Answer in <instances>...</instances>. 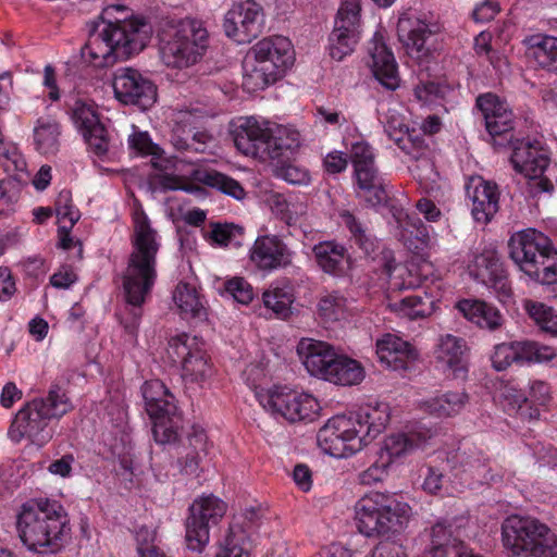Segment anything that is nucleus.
Wrapping results in <instances>:
<instances>
[{"instance_id":"nucleus-1","label":"nucleus","mask_w":557,"mask_h":557,"mask_svg":"<svg viewBox=\"0 0 557 557\" xmlns=\"http://www.w3.org/2000/svg\"><path fill=\"white\" fill-rule=\"evenodd\" d=\"M132 248L122 276L124 297L129 308L120 322L124 329L125 341L135 346L143 315L141 306L156 283L157 255L160 249L158 233L144 213L135 216Z\"/></svg>"},{"instance_id":"nucleus-2","label":"nucleus","mask_w":557,"mask_h":557,"mask_svg":"<svg viewBox=\"0 0 557 557\" xmlns=\"http://www.w3.org/2000/svg\"><path fill=\"white\" fill-rule=\"evenodd\" d=\"M152 35L151 25L143 17L108 21L101 32H94L82 48V57L96 67H103L116 59H128L139 53Z\"/></svg>"},{"instance_id":"nucleus-3","label":"nucleus","mask_w":557,"mask_h":557,"mask_svg":"<svg viewBox=\"0 0 557 557\" xmlns=\"http://www.w3.org/2000/svg\"><path fill=\"white\" fill-rule=\"evenodd\" d=\"M63 506L53 499L26 502L17 515L16 528L24 545L33 552L54 553L61 548L70 531Z\"/></svg>"},{"instance_id":"nucleus-4","label":"nucleus","mask_w":557,"mask_h":557,"mask_svg":"<svg viewBox=\"0 0 557 557\" xmlns=\"http://www.w3.org/2000/svg\"><path fill=\"white\" fill-rule=\"evenodd\" d=\"M72 408L65 392L58 385L51 386L46 398H35L17 411L9 429V437L15 443L26 438L42 446L52 438L49 421L61 418Z\"/></svg>"},{"instance_id":"nucleus-5","label":"nucleus","mask_w":557,"mask_h":557,"mask_svg":"<svg viewBox=\"0 0 557 557\" xmlns=\"http://www.w3.org/2000/svg\"><path fill=\"white\" fill-rule=\"evenodd\" d=\"M160 55L173 69H187L199 62L209 47V33L196 20L168 24L159 34Z\"/></svg>"},{"instance_id":"nucleus-6","label":"nucleus","mask_w":557,"mask_h":557,"mask_svg":"<svg viewBox=\"0 0 557 557\" xmlns=\"http://www.w3.org/2000/svg\"><path fill=\"white\" fill-rule=\"evenodd\" d=\"M410 512L408 504L379 492L364 495L355 505L358 531L368 537L397 532L408 522Z\"/></svg>"},{"instance_id":"nucleus-7","label":"nucleus","mask_w":557,"mask_h":557,"mask_svg":"<svg viewBox=\"0 0 557 557\" xmlns=\"http://www.w3.org/2000/svg\"><path fill=\"white\" fill-rule=\"evenodd\" d=\"M504 545L515 557H557V536L532 517L510 516L502 527Z\"/></svg>"},{"instance_id":"nucleus-8","label":"nucleus","mask_w":557,"mask_h":557,"mask_svg":"<svg viewBox=\"0 0 557 557\" xmlns=\"http://www.w3.org/2000/svg\"><path fill=\"white\" fill-rule=\"evenodd\" d=\"M250 54L253 63L244 77V84L252 90L264 89L274 84L294 60L292 44L283 36L261 39L251 48Z\"/></svg>"},{"instance_id":"nucleus-9","label":"nucleus","mask_w":557,"mask_h":557,"mask_svg":"<svg viewBox=\"0 0 557 557\" xmlns=\"http://www.w3.org/2000/svg\"><path fill=\"white\" fill-rule=\"evenodd\" d=\"M168 356L173 362H181L182 377L186 384L202 387L213 375V367L205 349V343L186 333L170 338Z\"/></svg>"},{"instance_id":"nucleus-10","label":"nucleus","mask_w":557,"mask_h":557,"mask_svg":"<svg viewBox=\"0 0 557 557\" xmlns=\"http://www.w3.org/2000/svg\"><path fill=\"white\" fill-rule=\"evenodd\" d=\"M226 510L227 505L212 494L199 496L191 503L185 522V540L190 550L201 552L207 546L210 529L220 522Z\"/></svg>"},{"instance_id":"nucleus-11","label":"nucleus","mask_w":557,"mask_h":557,"mask_svg":"<svg viewBox=\"0 0 557 557\" xmlns=\"http://www.w3.org/2000/svg\"><path fill=\"white\" fill-rule=\"evenodd\" d=\"M357 423L345 414L329 419L318 432L319 447L335 458H347L359 453L368 445Z\"/></svg>"},{"instance_id":"nucleus-12","label":"nucleus","mask_w":557,"mask_h":557,"mask_svg":"<svg viewBox=\"0 0 557 557\" xmlns=\"http://www.w3.org/2000/svg\"><path fill=\"white\" fill-rule=\"evenodd\" d=\"M508 144L512 148L510 162L516 172L530 181L531 193L536 195L553 190V183L543 176L549 159L540 144L524 139L513 141L512 135H509Z\"/></svg>"},{"instance_id":"nucleus-13","label":"nucleus","mask_w":557,"mask_h":557,"mask_svg":"<svg viewBox=\"0 0 557 557\" xmlns=\"http://www.w3.org/2000/svg\"><path fill=\"white\" fill-rule=\"evenodd\" d=\"M361 0H343L337 11L334 29L329 37V53L342 61L350 54L359 40Z\"/></svg>"},{"instance_id":"nucleus-14","label":"nucleus","mask_w":557,"mask_h":557,"mask_svg":"<svg viewBox=\"0 0 557 557\" xmlns=\"http://www.w3.org/2000/svg\"><path fill=\"white\" fill-rule=\"evenodd\" d=\"M72 120L83 135L88 149L95 156L102 158L110 149V134L100 116L96 104L92 101L75 99L70 107Z\"/></svg>"},{"instance_id":"nucleus-15","label":"nucleus","mask_w":557,"mask_h":557,"mask_svg":"<svg viewBox=\"0 0 557 557\" xmlns=\"http://www.w3.org/2000/svg\"><path fill=\"white\" fill-rule=\"evenodd\" d=\"M112 87L121 103L137 106L141 110L150 108L157 100L154 84L132 67L117 69L113 75Z\"/></svg>"},{"instance_id":"nucleus-16","label":"nucleus","mask_w":557,"mask_h":557,"mask_svg":"<svg viewBox=\"0 0 557 557\" xmlns=\"http://www.w3.org/2000/svg\"><path fill=\"white\" fill-rule=\"evenodd\" d=\"M263 22L261 5L255 0H243L226 13L223 27L227 37L242 45L259 36Z\"/></svg>"},{"instance_id":"nucleus-17","label":"nucleus","mask_w":557,"mask_h":557,"mask_svg":"<svg viewBox=\"0 0 557 557\" xmlns=\"http://www.w3.org/2000/svg\"><path fill=\"white\" fill-rule=\"evenodd\" d=\"M509 257L524 274L553 248L552 240L535 228H525L511 235L508 242Z\"/></svg>"},{"instance_id":"nucleus-18","label":"nucleus","mask_w":557,"mask_h":557,"mask_svg":"<svg viewBox=\"0 0 557 557\" xmlns=\"http://www.w3.org/2000/svg\"><path fill=\"white\" fill-rule=\"evenodd\" d=\"M235 147L245 156L268 159L271 147V127L269 122L240 117L232 131Z\"/></svg>"},{"instance_id":"nucleus-19","label":"nucleus","mask_w":557,"mask_h":557,"mask_svg":"<svg viewBox=\"0 0 557 557\" xmlns=\"http://www.w3.org/2000/svg\"><path fill=\"white\" fill-rule=\"evenodd\" d=\"M470 275L478 282L491 288L500 301L511 296V287L506 271L494 250H484L475 255L469 263Z\"/></svg>"},{"instance_id":"nucleus-20","label":"nucleus","mask_w":557,"mask_h":557,"mask_svg":"<svg viewBox=\"0 0 557 557\" xmlns=\"http://www.w3.org/2000/svg\"><path fill=\"white\" fill-rule=\"evenodd\" d=\"M249 259L258 270L270 272L292 265L294 252L278 236L261 235L252 244Z\"/></svg>"},{"instance_id":"nucleus-21","label":"nucleus","mask_w":557,"mask_h":557,"mask_svg":"<svg viewBox=\"0 0 557 557\" xmlns=\"http://www.w3.org/2000/svg\"><path fill=\"white\" fill-rule=\"evenodd\" d=\"M476 108L481 112L494 145L504 146L497 137L508 136L513 129V114L508 104L498 96L487 92L476 98Z\"/></svg>"},{"instance_id":"nucleus-22","label":"nucleus","mask_w":557,"mask_h":557,"mask_svg":"<svg viewBox=\"0 0 557 557\" xmlns=\"http://www.w3.org/2000/svg\"><path fill=\"white\" fill-rule=\"evenodd\" d=\"M466 193L472 202L471 213L476 222L488 223L499 209L497 185L481 176H472L466 185Z\"/></svg>"},{"instance_id":"nucleus-23","label":"nucleus","mask_w":557,"mask_h":557,"mask_svg":"<svg viewBox=\"0 0 557 557\" xmlns=\"http://www.w3.org/2000/svg\"><path fill=\"white\" fill-rule=\"evenodd\" d=\"M469 553L460 539V528L454 524L453 519L443 518L430 529V544L425 549L429 557H448Z\"/></svg>"},{"instance_id":"nucleus-24","label":"nucleus","mask_w":557,"mask_h":557,"mask_svg":"<svg viewBox=\"0 0 557 557\" xmlns=\"http://www.w3.org/2000/svg\"><path fill=\"white\" fill-rule=\"evenodd\" d=\"M457 462L456 474L461 476L466 485L492 484L503 479L502 471L494 469L481 451L458 454Z\"/></svg>"},{"instance_id":"nucleus-25","label":"nucleus","mask_w":557,"mask_h":557,"mask_svg":"<svg viewBox=\"0 0 557 557\" xmlns=\"http://www.w3.org/2000/svg\"><path fill=\"white\" fill-rule=\"evenodd\" d=\"M376 355L382 364L395 371L410 370L418 357L408 342L393 334L377 339Z\"/></svg>"},{"instance_id":"nucleus-26","label":"nucleus","mask_w":557,"mask_h":557,"mask_svg":"<svg viewBox=\"0 0 557 557\" xmlns=\"http://www.w3.org/2000/svg\"><path fill=\"white\" fill-rule=\"evenodd\" d=\"M297 354L311 375L323 379L329 370V364L336 360L337 352L326 342L301 338L297 345Z\"/></svg>"},{"instance_id":"nucleus-27","label":"nucleus","mask_w":557,"mask_h":557,"mask_svg":"<svg viewBox=\"0 0 557 557\" xmlns=\"http://www.w3.org/2000/svg\"><path fill=\"white\" fill-rule=\"evenodd\" d=\"M369 54L372 60L373 75L382 86L389 90L398 88L399 76L394 54L379 34H375L369 44Z\"/></svg>"},{"instance_id":"nucleus-28","label":"nucleus","mask_w":557,"mask_h":557,"mask_svg":"<svg viewBox=\"0 0 557 557\" xmlns=\"http://www.w3.org/2000/svg\"><path fill=\"white\" fill-rule=\"evenodd\" d=\"M349 418L358 422L356 426L360 430L367 445H369L385 430L391 419V409L386 403L374 401L349 414Z\"/></svg>"},{"instance_id":"nucleus-29","label":"nucleus","mask_w":557,"mask_h":557,"mask_svg":"<svg viewBox=\"0 0 557 557\" xmlns=\"http://www.w3.org/2000/svg\"><path fill=\"white\" fill-rule=\"evenodd\" d=\"M467 345L465 339L446 334L440 337L436 348V359L454 377L463 379L467 374Z\"/></svg>"},{"instance_id":"nucleus-30","label":"nucleus","mask_w":557,"mask_h":557,"mask_svg":"<svg viewBox=\"0 0 557 557\" xmlns=\"http://www.w3.org/2000/svg\"><path fill=\"white\" fill-rule=\"evenodd\" d=\"M425 444L426 437L420 433H394L383 440L379 454L384 461L393 465L423 448Z\"/></svg>"},{"instance_id":"nucleus-31","label":"nucleus","mask_w":557,"mask_h":557,"mask_svg":"<svg viewBox=\"0 0 557 557\" xmlns=\"http://www.w3.org/2000/svg\"><path fill=\"white\" fill-rule=\"evenodd\" d=\"M455 308L465 319L481 329L496 331L503 326L504 317L500 311L483 300L461 299L456 304Z\"/></svg>"},{"instance_id":"nucleus-32","label":"nucleus","mask_w":557,"mask_h":557,"mask_svg":"<svg viewBox=\"0 0 557 557\" xmlns=\"http://www.w3.org/2000/svg\"><path fill=\"white\" fill-rule=\"evenodd\" d=\"M469 403V395L465 391H449L419 403L424 412L440 418L459 414Z\"/></svg>"},{"instance_id":"nucleus-33","label":"nucleus","mask_w":557,"mask_h":557,"mask_svg":"<svg viewBox=\"0 0 557 557\" xmlns=\"http://www.w3.org/2000/svg\"><path fill=\"white\" fill-rule=\"evenodd\" d=\"M355 177L360 195L372 207L386 203L388 195L374 164L355 168Z\"/></svg>"},{"instance_id":"nucleus-34","label":"nucleus","mask_w":557,"mask_h":557,"mask_svg":"<svg viewBox=\"0 0 557 557\" xmlns=\"http://www.w3.org/2000/svg\"><path fill=\"white\" fill-rule=\"evenodd\" d=\"M172 299L184 319L202 320L207 310L195 286L186 282H180L172 294Z\"/></svg>"},{"instance_id":"nucleus-35","label":"nucleus","mask_w":557,"mask_h":557,"mask_svg":"<svg viewBox=\"0 0 557 557\" xmlns=\"http://www.w3.org/2000/svg\"><path fill=\"white\" fill-rule=\"evenodd\" d=\"M313 253L319 267L326 273L344 275L348 264L346 249L334 242L319 243L313 247Z\"/></svg>"},{"instance_id":"nucleus-36","label":"nucleus","mask_w":557,"mask_h":557,"mask_svg":"<svg viewBox=\"0 0 557 557\" xmlns=\"http://www.w3.org/2000/svg\"><path fill=\"white\" fill-rule=\"evenodd\" d=\"M433 34L430 26L420 20L410 21L409 18H400L398 22V35L405 42L411 53L416 52L420 58L429 51L425 48L426 40Z\"/></svg>"},{"instance_id":"nucleus-37","label":"nucleus","mask_w":557,"mask_h":557,"mask_svg":"<svg viewBox=\"0 0 557 557\" xmlns=\"http://www.w3.org/2000/svg\"><path fill=\"white\" fill-rule=\"evenodd\" d=\"M363 379L362 367L354 359L336 354V360L329 364L323 380L337 385L350 386L359 384Z\"/></svg>"},{"instance_id":"nucleus-38","label":"nucleus","mask_w":557,"mask_h":557,"mask_svg":"<svg viewBox=\"0 0 557 557\" xmlns=\"http://www.w3.org/2000/svg\"><path fill=\"white\" fill-rule=\"evenodd\" d=\"M260 405L275 418L290 416L288 403L294 401L295 391L287 387L275 386L257 394Z\"/></svg>"},{"instance_id":"nucleus-39","label":"nucleus","mask_w":557,"mask_h":557,"mask_svg":"<svg viewBox=\"0 0 557 557\" xmlns=\"http://www.w3.org/2000/svg\"><path fill=\"white\" fill-rule=\"evenodd\" d=\"M529 53L543 70H557V37L536 35L530 39Z\"/></svg>"},{"instance_id":"nucleus-40","label":"nucleus","mask_w":557,"mask_h":557,"mask_svg":"<svg viewBox=\"0 0 557 557\" xmlns=\"http://www.w3.org/2000/svg\"><path fill=\"white\" fill-rule=\"evenodd\" d=\"M384 129L387 136L408 153H412L409 150L408 144L417 148L423 147V139L412 137L404 117L395 110H388L385 114Z\"/></svg>"},{"instance_id":"nucleus-41","label":"nucleus","mask_w":557,"mask_h":557,"mask_svg":"<svg viewBox=\"0 0 557 557\" xmlns=\"http://www.w3.org/2000/svg\"><path fill=\"white\" fill-rule=\"evenodd\" d=\"M195 180L237 200L246 196L245 189L236 180L214 170L196 171Z\"/></svg>"},{"instance_id":"nucleus-42","label":"nucleus","mask_w":557,"mask_h":557,"mask_svg":"<svg viewBox=\"0 0 557 557\" xmlns=\"http://www.w3.org/2000/svg\"><path fill=\"white\" fill-rule=\"evenodd\" d=\"M60 126L51 117H40L34 128L36 148L44 154L57 152L59 148Z\"/></svg>"},{"instance_id":"nucleus-43","label":"nucleus","mask_w":557,"mask_h":557,"mask_svg":"<svg viewBox=\"0 0 557 557\" xmlns=\"http://www.w3.org/2000/svg\"><path fill=\"white\" fill-rule=\"evenodd\" d=\"M189 451L178 459L181 471L186 474H195L199 462L207 455V436L202 431H195L187 438Z\"/></svg>"},{"instance_id":"nucleus-44","label":"nucleus","mask_w":557,"mask_h":557,"mask_svg":"<svg viewBox=\"0 0 557 557\" xmlns=\"http://www.w3.org/2000/svg\"><path fill=\"white\" fill-rule=\"evenodd\" d=\"M248 533L242 524L234 522L225 539V544L216 553L215 557H249Z\"/></svg>"},{"instance_id":"nucleus-45","label":"nucleus","mask_w":557,"mask_h":557,"mask_svg":"<svg viewBox=\"0 0 557 557\" xmlns=\"http://www.w3.org/2000/svg\"><path fill=\"white\" fill-rule=\"evenodd\" d=\"M290 416H285V420L289 422L312 421L319 414L321 409L318 400L309 394L298 393L295 391L294 401L288 403Z\"/></svg>"},{"instance_id":"nucleus-46","label":"nucleus","mask_w":557,"mask_h":557,"mask_svg":"<svg viewBox=\"0 0 557 557\" xmlns=\"http://www.w3.org/2000/svg\"><path fill=\"white\" fill-rule=\"evenodd\" d=\"M524 309L541 330L557 335V312L552 307L543 302L525 300Z\"/></svg>"},{"instance_id":"nucleus-47","label":"nucleus","mask_w":557,"mask_h":557,"mask_svg":"<svg viewBox=\"0 0 557 557\" xmlns=\"http://www.w3.org/2000/svg\"><path fill=\"white\" fill-rule=\"evenodd\" d=\"M262 300L264 307L277 318L286 319L290 314L294 297L288 288L273 287L263 293Z\"/></svg>"},{"instance_id":"nucleus-48","label":"nucleus","mask_w":557,"mask_h":557,"mask_svg":"<svg viewBox=\"0 0 557 557\" xmlns=\"http://www.w3.org/2000/svg\"><path fill=\"white\" fill-rule=\"evenodd\" d=\"M344 223L348 227L354 243L366 253L371 255L377 248V242L355 215L346 211L342 214Z\"/></svg>"},{"instance_id":"nucleus-49","label":"nucleus","mask_w":557,"mask_h":557,"mask_svg":"<svg viewBox=\"0 0 557 557\" xmlns=\"http://www.w3.org/2000/svg\"><path fill=\"white\" fill-rule=\"evenodd\" d=\"M133 128L134 132L128 136L129 148L141 156H151L152 165L162 170V149L152 143L147 132L137 131L134 126Z\"/></svg>"},{"instance_id":"nucleus-50","label":"nucleus","mask_w":557,"mask_h":557,"mask_svg":"<svg viewBox=\"0 0 557 557\" xmlns=\"http://www.w3.org/2000/svg\"><path fill=\"white\" fill-rule=\"evenodd\" d=\"M527 275L542 285L557 284V250L553 247Z\"/></svg>"},{"instance_id":"nucleus-51","label":"nucleus","mask_w":557,"mask_h":557,"mask_svg":"<svg viewBox=\"0 0 557 557\" xmlns=\"http://www.w3.org/2000/svg\"><path fill=\"white\" fill-rule=\"evenodd\" d=\"M432 300L429 297L418 295L407 296L399 302H395V310L410 320L425 318L432 312Z\"/></svg>"},{"instance_id":"nucleus-52","label":"nucleus","mask_w":557,"mask_h":557,"mask_svg":"<svg viewBox=\"0 0 557 557\" xmlns=\"http://www.w3.org/2000/svg\"><path fill=\"white\" fill-rule=\"evenodd\" d=\"M517 355V364L524 362H542L555 357L550 347L539 346L534 342H512Z\"/></svg>"},{"instance_id":"nucleus-53","label":"nucleus","mask_w":557,"mask_h":557,"mask_svg":"<svg viewBox=\"0 0 557 557\" xmlns=\"http://www.w3.org/2000/svg\"><path fill=\"white\" fill-rule=\"evenodd\" d=\"M210 238L219 246L240 247L244 240V228L233 223H214L211 225Z\"/></svg>"},{"instance_id":"nucleus-54","label":"nucleus","mask_w":557,"mask_h":557,"mask_svg":"<svg viewBox=\"0 0 557 557\" xmlns=\"http://www.w3.org/2000/svg\"><path fill=\"white\" fill-rule=\"evenodd\" d=\"M347 299L338 292L327 293L318 304L319 315L325 321H337L345 314Z\"/></svg>"},{"instance_id":"nucleus-55","label":"nucleus","mask_w":557,"mask_h":557,"mask_svg":"<svg viewBox=\"0 0 557 557\" xmlns=\"http://www.w3.org/2000/svg\"><path fill=\"white\" fill-rule=\"evenodd\" d=\"M271 147L268 159H277L285 150H294L299 146V134L287 128H277L274 133L271 128Z\"/></svg>"},{"instance_id":"nucleus-56","label":"nucleus","mask_w":557,"mask_h":557,"mask_svg":"<svg viewBox=\"0 0 557 557\" xmlns=\"http://www.w3.org/2000/svg\"><path fill=\"white\" fill-rule=\"evenodd\" d=\"M182 419L176 416L175 419H158L153 420L152 434L154 441L159 444H170L177 440L178 429Z\"/></svg>"},{"instance_id":"nucleus-57","label":"nucleus","mask_w":557,"mask_h":557,"mask_svg":"<svg viewBox=\"0 0 557 557\" xmlns=\"http://www.w3.org/2000/svg\"><path fill=\"white\" fill-rule=\"evenodd\" d=\"M0 161L5 172L26 171V161L13 144H7L0 139Z\"/></svg>"},{"instance_id":"nucleus-58","label":"nucleus","mask_w":557,"mask_h":557,"mask_svg":"<svg viewBox=\"0 0 557 557\" xmlns=\"http://www.w3.org/2000/svg\"><path fill=\"white\" fill-rule=\"evenodd\" d=\"M146 410L152 420L158 419H175L180 416L175 404V397L171 394L163 399L148 403Z\"/></svg>"},{"instance_id":"nucleus-59","label":"nucleus","mask_w":557,"mask_h":557,"mask_svg":"<svg viewBox=\"0 0 557 557\" xmlns=\"http://www.w3.org/2000/svg\"><path fill=\"white\" fill-rule=\"evenodd\" d=\"M492 366L496 371H504L517 363V355L513 343H502L495 346L491 356Z\"/></svg>"},{"instance_id":"nucleus-60","label":"nucleus","mask_w":557,"mask_h":557,"mask_svg":"<svg viewBox=\"0 0 557 557\" xmlns=\"http://www.w3.org/2000/svg\"><path fill=\"white\" fill-rule=\"evenodd\" d=\"M275 175L292 185H308L311 181L308 170L295 164L277 165Z\"/></svg>"},{"instance_id":"nucleus-61","label":"nucleus","mask_w":557,"mask_h":557,"mask_svg":"<svg viewBox=\"0 0 557 557\" xmlns=\"http://www.w3.org/2000/svg\"><path fill=\"white\" fill-rule=\"evenodd\" d=\"M55 212L60 220H67L72 227L81 218L79 211L72 203L70 190H62L55 200Z\"/></svg>"},{"instance_id":"nucleus-62","label":"nucleus","mask_w":557,"mask_h":557,"mask_svg":"<svg viewBox=\"0 0 557 557\" xmlns=\"http://www.w3.org/2000/svg\"><path fill=\"white\" fill-rule=\"evenodd\" d=\"M377 455V460L359 474V481L361 484L372 485L383 481L387 475V470L391 465L384 461L383 457L379 453Z\"/></svg>"},{"instance_id":"nucleus-63","label":"nucleus","mask_w":557,"mask_h":557,"mask_svg":"<svg viewBox=\"0 0 557 557\" xmlns=\"http://www.w3.org/2000/svg\"><path fill=\"white\" fill-rule=\"evenodd\" d=\"M226 290L240 304H249L253 298L250 284L243 277H234L226 283Z\"/></svg>"},{"instance_id":"nucleus-64","label":"nucleus","mask_w":557,"mask_h":557,"mask_svg":"<svg viewBox=\"0 0 557 557\" xmlns=\"http://www.w3.org/2000/svg\"><path fill=\"white\" fill-rule=\"evenodd\" d=\"M350 159L354 169L374 164V154L372 148L364 141H358L351 146Z\"/></svg>"}]
</instances>
